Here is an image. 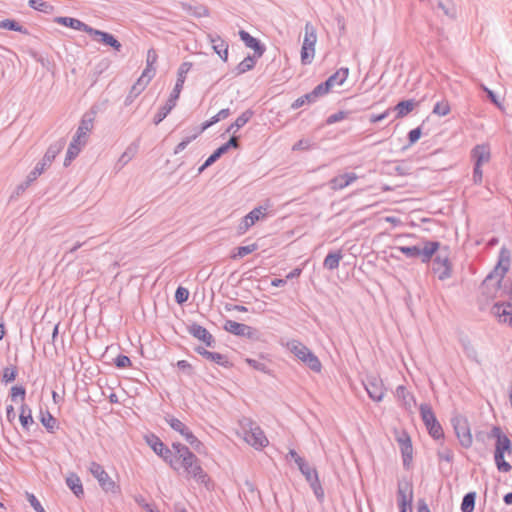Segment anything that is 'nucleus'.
I'll use <instances>...</instances> for the list:
<instances>
[{
	"label": "nucleus",
	"instance_id": "37",
	"mask_svg": "<svg viewBox=\"0 0 512 512\" xmlns=\"http://www.w3.org/2000/svg\"><path fill=\"white\" fill-rule=\"evenodd\" d=\"M19 421L22 428L26 431H29L30 427L35 423L32 415V410L25 403H22V405L20 406Z\"/></svg>",
	"mask_w": 512,
	"mask_h": 512
},
{
	"label": "nucleus",
	"instance_id": "21",
	"mask_svg": "<svg viewBox=\"0 0 512 512\" xmlns=\"http://www.w3.org/2000/svg\"><path fill=\"white\" fill-rule=\"evenodd\" d=\"M195 352L202 356L203 358L217 364L218 366H221L223 368H232L233 363L228 359V357L222 353L219 352H213L207 350L205 347L198 346L195 348Z\"/></svg>",
	"mask_w": 512,
	"mask_h": 512
},
{
	"label": "nucleus",
	"instance_id": "27",
	"mask_svg": "<svg viewBox=\"0 0 512 512\" xmlns=\"http://www.w3.org/2000/svg\"><path fill=\"white\" fill-rule=\"evenodd\" d=\"M54 22L67 28H71L77 31H82L89 34L92 26L84 23L83 21L69 16H56Z\"/></svg>",
	"mask_w": 512,
	"mask_h": 512
},
{
	"label": "nucleus",
	"instance_id": "44",
	"mask_svg": "<svg viewBox=\"0 0 512 512\" xmlns=\"http://www.w3.org/2000/svg\"><path fill=\"white\" fill-rule=\"evenodd\" d=\"M245 325L246 324L239 323L234 320H226L224 323L223 329L235 336L241 337L243 334V331L246 329Z\"/></svg>",
	"mask_w": 512,
	"mask_h": 512
},
{
	"label": "nucleus",
	"instance_id": "29",
	"mask_svg": "<svg viewBox=\"0 0 512 512\" xmlns=\"http://www.w3.org/2000/svg\"><path fill=\"white\" fill-rule=\"evenodd\" d=\"M349 75L348 67H341L331 74L325 81L321 82L326 91L329 93L334 85H342Z\"/></svg>",
	"mask_w": 512,
	"mask_h": 512
},
{
	"label": "nucleus",
	"instance_id": "13",
	"mask_svg": "<svg viewBox=\"0 0 512 512\" xmlns=\"http://www.w3.org/2000/svg\"><path fill=\"white\" fill-rule=\"evenodd\" d=\"M432 271L437 275L438 279L443 281L448 279L452 273V265L449 260L448 247L445 246L443 250H439L433 257Z\"/></svg>",
	"mask_w": 512,
	"mask_h": 512
},
{
	"label": "nucleus",
	"instance_id": "19",
	"mask_svg": "<svg viewBox=\"0 0 512 512\" xmlns=\"http://www.w3.org/2000/svg\"><path fill=\"white\" fill-rule=\"evenodd\" d=\"M265 208L258 206L253 208L244 217L241 218L237 232L239 235L246 233L257 221L265 216Z\"/></svg>",
	"mask_w": 512,
	"mask_h": 512
},
{
	"label": "nucleus",
	"instance_id": "42",
	"mask_svg": "<svg viewBox=\"0 0 512 512\" xmlns=\"http://www.w3.org/2000/svg\"><path fill=\"white\" fill-rule=\"evenodd\" d=\"M258 249L257 243H252L249 245L244 246H238L236 247L232 253H231V259H238L243 258L247 256L248 254H251L252 252L256 251Z\"/></svg>",
	"mask_w": 512,
	"mask_h": 512
},
{
	"label": "nucleus",
	"instance_id": "28",
	"mask_svg": "<svg viewBox=\"0 0 512 512\" xmlns=\"http://www.w3.org/2000/svg\"><path fill=\"white\" fill-rule=\"evenodd\" d=\"M66 145L65 138H60L57 141L51 143L47 148L43 158L39 161V163L43 164V166L48 167L55 160L57 155L63 150Z\"/></svg>",
	"mask_w": 512,
	"mask_h": 512
},
{
	"label": "nucleus",
	"instance_id": "46",
	"mask_svg": "<svg viewBox=\"0 0 512 512\" xmlns=\"http://www.w3.org/2000/svg\"><path fill=\"white\" fill-rule=\"evenodd\" d=\"M423 134V123L413 129H411L407 134V144L403 146L402 150H406L409 147L413 146L418 140L421 138Z\"/></svg>",
	"mask_w": 512,
	"mask_h": 512
},
{
	"label": "nucleus",
	"instance_id": "43",
	"mask_svg": "<svg viewBox=\"0 0 512 512\" xmlns=\"http://www.w3.org/2000/svg\"><path fill=\"white\" fill-rule=\"evenodd\" d=\"M18 376V367L16 365H10L4 367L1 372V382L4 384L12 383Z\"/></svg>",
	"mask_w": 512,
	"mask_h": 512
},
{
	"label": "nucleus",
	"instance_id": "26",
	"mask_svg": "<svg viewBox=\"0 0 512 512\" xmlns=\"http://www.w3.org/2000/svg\"><path fill=\"white\" fill-rule=\"evenodd\" d=\"M358 178L357 174L354 172H346L343 174H339L331 178L328 182V186L330 189L337 191L342 190L356 181Z\"/></svg>",
	"mask_w": 512,
	"mask_h": 512
},
{
	"label": "nucleus",
	"instance_id": "58",
	"mask_svg": "<svg viewBox=\"0 0 512 512\" xmlns=\"http://www.w3.org/2000/svg\"><path fill=\"white\" fill-rule=\"evenodd\" d=\"M138 149V143L137 142H133L127 149L126 151L120 156V159L119 161L122 162L123 164H126L127 162H129L134 153L136 152V150Z\"/></svg>",
	"mask_w": 512,
	"mask_h": 512
},
{
	"label": "nucleus",
	"instance_id": "32",
	"mask_svg": "<svg viewBox=\"0 0 512 512\" xmlns=\"http://www.w3.org/2000/svg\"><path fill=\"white\" fill-rule=\"evenodd\" d=\"M65 481H66L67 487L71 490V492L78 499H81L84 497L83 484H82L80 477L76 473H74V472L69 473V475L66 477Z\"/></svg>",
	"mask_w": 512,
	"mask_h": 512
},
{
	"label": "nucleus",
	"instance_id": "24",
	"mask_svg": "<svg viewBox=\"0 0 512 512\" xmlns=\"http://www.w3.org/2000/svg\"><path fill=\"white\" fill-rule=\"evenodd\" d=\"M492 314L499 323L512 326V304L496 303L492 307Z\"/></svg>",
	"mask_w": 512,
	"mask_h": 512
},
{
	"label": "nucleus",
	"instance_id": "20",
	"mask_svg": "<svg viewBox=\"0 0 512 512\" xmlns=\"http://www.w3.org/2000/svg\"><path fill=\"white\" fill-rule=\"evenodd\" d=\"M238 35L244 45L253 50L252 56L261 58L264 55L266 46L259 38L252 36L249 32L243 29L239 30Z\"/></svg>",
	"mask_w": 512,
	"mask_h": 512
},
{
	"label": "nucleus",
	"instance_id": "53",
	"mask_svg": "<svg viewBox=\"0 0 512 512\" xmlns=\"http://www.w3.org/2000/svg\"><path fill=\"white\" fill-rule=\"evenodd\" d=\"M172 450H174L176 457L179 460H182L184 457L192 453V451L186 445L180 442H173L171 445Z\"/></svg>",
	"mask_w": 512,
	"mask_h": 512
},
{
	"label": "nucleus",
	"instance_id": "11",
	"mask_svg": "<svg viewBox=\"0 0 512 512\" xmlns=\"http://www.w3.org/2000/svg\"><path fill=\"white\" fill-rule=\"evenodd\" d=\"M89 471L98 481L99 486L104 492L113 495H119L121 493L120 485L109 476L101 464L92 461L89 466Z\"/></svg>",
	"mask_w": 512,
	"mask_h": 512
},
{
	"label": "nucleus",
	"instance_id": "47",
	"mask_svg": "<svg viewBox=\"0 0 512 512\" xmlns=\"http://www.w3.org/2000/svg\"><path fill=\"white\" fill-rule=\"evenodd\" d=\"M396 396L403 400L405 406L410 407L412 404L416 403L414 395L410 393L404 385H399L396 388Z\"/></svg>",
	"mask_w": 512,
	"mask_h": 512
},
{
	"label": "nucleus",
	"instance_id": "33",
	"mask_svg": "<svg viewBox=\"0 0 512 512\" xmlns=\"http://www.w3.org/2000/svg\"><path fill=\"white\" fill-rule=\"evenodd\" d=\"M343 258V252L341 249L331 250L327 253L323 261V268L329 271L337 269L340 265V261Z\"/></svg>",
	"mask_w": 512,
	"mask_h": 512
},
{
	"label": "nucleus",
	"instance_id": "5",
	"mask_svg": "<svg viewBox=\"0 0 512 512\" xmlns=\"http://www.w3.org/2000/svg\"><path fill=\"white\" fill-rule=\"evenodd\" d=\"M286 348L310 370L316 373L321 372L322 364L318 356L301 341L296 339L289 340L286 343Z\"/></svg>",
	"mask_w": 512,
	"mask_h": 512
},
{
	"label": "nucleus",
	"instance_id": "60",
	"mask_svg": "<svg viewBox=\"0 0 512 512\" xmlns=\"http://www.w3.org/2000/svg\"><path fill=\"white\" fill-rule=\"evenodd\" d=\"M437 457L439 461H446L450 463L453 461L454 454L450 448L444 447L437 451Z\"/></svg>",
	"mask_w": 512,
	"mask_h": 512
},
{
	"label": "nucleus",
	"instance_id": "25",
	"mask_svg": "<svg viewBox=\"0 0 512 512\" xmlns=\"http://www.w3.org/2000/svg\"><path fill=\"white\" fill-rule=\"evenodd\" d=\"M510 267V252L506 248H503L500 252L499 261L494 269V275L487 277L488 279L496 278L500 282Z\"/></svg>",
	"mask_w": 512,
	"mask_h": 512
},
{
	"label": "nucleus",
	"instance_id": "49",
	"mask_svg": "<svg viewBox=\"0 0 512 512\" xmlns=\"http://www.w3.org/2000/svg\"><path fill=\"white\" fill-rule=\"evenodd\" d=\"M461 345L467 357L471 360L479 363L478 355L476 349L471 345L470 340L467 337H463L460 339Z\"/></svg>",
	"mask_w": 512,
	"mask_h": 512
},
{
	"label": "nucleus",
	"instance_id": "10",
	"mask_svg": "<svg viewBox=\"0 0 512 512\" xmlns=\"http://www.w3.org/2000/svg\"><path fill=\"white\" fill-rule=\"evenodd\" d=\"M421 419L427 429L428 434L435 440H444V431L437 420V417L428 403H422L419 407Z\"/></svg>",
	"mask_w": 512,
	"mask_h": 512
},
{
	"label": "nucleus",
	"instance_id": "52",
	"mask_svg": "<svg viewBox=\"0 0 512 512\" xmlns=\"http://www.w3.org/2000/svg\"><path fill=\"white\" fill-rule=\"evenodd\" d=\"M450 110L451 108L449 102L447 100H441L435 103L432 112L440 117H443L448 115Z\"/></svg>",
	"mask_w": 512,
	"mask_h": 512
},
{
	"label": "nucleus",
	"instance_id": "6",
	"mask_svg": "<svg viewBox=\"0 0 512 512\" xmlns=\"http://www.w3.org/2000/svg\"><path fill=\"white\" fill-rule=\"evenodd\" d=\"M145 443L151 448V450L167 463L174 471L180 470V465L176 455L172 450L153 432H149L144 435Z\"/></svg>",
	"mask_w": 512,
	"mask_h": 512
},
{
	"label": "nucleus",
	"instance_id": "64",
	"mask_svg": "<svg viewBox=\"0 0 512 512\" xmlns=\"http://www.w3.org/2000/svg\"><path fill=\"white\" fill-rule=\"evenodd\" d=\"M193 140H195V136L193 135L187 136L184 139H182L181 142H179L175 146L173 154L177 155L180 152H182Z\"/></svg>",
	"mask_w": 512,
	"mask_h": 512
},
{
	"label": "nucleus",
	"instance_id": "12",
	"mask_svg": "<svg viewBox=\"0 0 512 512\" xmlns=\"http://www.w3.org/2000/svg\"><path fill=\"white\" fill-rule=\"evenodd\" d=\"M317 41L316 30L314 26L307 22L305 25V36L301 47V63L309 65L312 63L315 55V44Z\"/></svg>",
	"mask_w": 512,
	"mask_h": 512
},
{
	"label": "nucleus",
	"instance_id": "7",
	"mask_svg": "<svg viewBox=\"0 0 512 512\" xmlns=\"http://www.w3.org/2000/svg\"><path fill=\"white\" fill-rule=\"evenodd\" d=\"M180 468H183L187 478L194 479L197 483L210 489L212 481L210 476L201 466L199 458L192 452L179 462Z\"/></svg>",
	"mask_w": 512,
	"mask_h": 512
},
{
	"label": "nucleus",
	"instance_id": "54",
	"mask_svg": "<svg viewBox=\"0 0 512 512\" xmlns=\"http://www.w3.org/2000/svg\"><path fill=\"white\" fill-rule=\"evenodd\" d=\"M189 295H190L189 290L186 287L179 285L176 288V291L174 294L175 302L179 305H183L184 303H186L188 301Z\"/></svg>",
	"mask_w": 512,
	"mask_h": 512
},
{
	"label": "nucleus",
	"instance_id": "61",
	"mask_svg": "<svg viewBox=\"0 0 512 512\" xmlns=\"http://www.w3.org/2000/svg\"><path fill=\"white\" fill-rule=\"evenodd\" d=\"M190 14L196 18L208 17L210 15L209 9L204 5H198L190 8Z\"/></svg>",
	"mask_w": 512,
	"mask_h": 512
},
{
	"label": "nucleus",
	"instance_id": "50",
	"mask_svg": "<svg viewBox=\"0 0 512 512\" xmlns=\"http://www.w3.org/2000/svg\"><path fill=\"white\" fill-rule=\"evenodd\" d=\"M28 6L36 11L48 13L53 9L52 5L44 0H28Z\"/></svg>",
	"mask_w": 512,
	"mask_h": 512
},
{
	"label": "nucleus",
	"instance_id": "40",
	"mask_svg": "<svg viewBox=\"0 0 512 512\" xmlns=\"http://www.w3.org/2000/svg\"><path fill=\"white\" fill-rule=\"evenodd\" d=\"M473 162V179L475 183L480 181V144H476L471 151Z\"/></svg>",
	"mask_w": 512,
	"mask_h": 512
},
{
	"label": "nucleus",
	"instance_id": "9",
	"mask_svg": "<svg viewBox=\"0 0 512 512\" xmlns=\"http://www.w3.org/2000/svg\"><path fill=\"white\" fill-rule=\"evenodd\" d=\"M165 421L170 428L178 432L197 453H203L205 451L206 447L203 442H201L181 420L174 416L167 415L165 416Z\"/></svg>",
	"mask_w": 512,
	"mask_h": 512
},
{
	"label": "nucleus",
	"instance_id": "59",
	"mask_svg": "<svg viewBox=\"0 0 512 512\" xmlns=\"http://www.w3.org/2000/svg\"><path fill=\"white\" fill-rule=\"evenodd\" d=\"M26 499L36 512H46L38 498L33 493L26 492Z\"/></svg>",
	"mask_w": 512,
	"mask_h": 512
},
{
	"label": "nucleus",
	"instance_id": "56",
	"mask_svg": "<svg viewBox=\"0 0 512 512\" xmlns=\"http://www.w3.org/2000/svg\"><path fill=\"white\" fill-rule=\"evenodd\" d=\"M350 113H351L350 111H346V110H340L336 113H333L326 118L325 124L332 125L339 121H342V120L346 119Z\"/></svg>",
	"mask_w": 512,
	"mask_h": 512
},
{
	"label": "nucleus",
	"instance_id": "57",
	"mask_svg": "<svg viewBox=\"0 0 512 512\" xmlns=\"http://www.w3.org/2000/svg\"><path fill=\"white\" fill-rule=\"evenodd\" d=\"M113 364L118 369H126L132 366V361L127 355L120 353L114 358Z\"/></svg>",
	"mask_w": 512,
	"mask_h": 512
},
{
	"label": "nucleus",
	"instance_id": "35",
	"mask_svg": "<svg viewBox=\"0 0 512 512\" xmlns=\"http://www.w3.org/2000/svg\"><path fill=\"white\" fill-rule=\"evenodd\" d=\"M39 420L48 433H54L59 428L58 420L48 411H40Z\"/></svg>",
	"mask_w": 512,
	"mask_h": 512
},
{
	"label": "nucleus",
	"instance_id": "48",
	"mask_svg": "<svg viewBox=\"0 0 512 512\" xmlns=\"http://www.w3.org/2000/svg\"><path fill=\"white\" fill-rule=\"evenodd\" d=\"M437 8L442 10L449 18L453 19L456 17V7L451 0H440L437 2Z\"/></svg>",
	"mask_w": 512,
	"mask_h": 512
},
{
	"label": "nucleus",
	"instance_id": "34",
	"mask_svg": "<svg viewBox=\"0 0 512 512\" xmlns=\"http://www.w3.org/2000/svg\"><path fill=\"white\" fill-rule=\"evenodd\" d=\"M254 114L255 112L251 108L245 110L244 112H242L240 116L236 118V120L233 123H231L226 128L225 133H230L232 131L235 133L237 130L244 127L251 120Z\"/></svg>",
	"mask_w": 512,
	"mask_h": 512
},
{
	"label": "nucleus",
	"instance_id": "51",
	"mask_svg": "<svg viewBox=\"0 0 512 512\" xmlns=\"http://www.w3.org/2000/svg\"><path fill=\"white\" fill-rule=\"evenodd\" d=\"M9 397L13 402H16L18 399L23 402L26 397V388L23 385L12 386L10 389Z\"/></svg>",
	"mask_w": 512,
	"mask_h": 512
},
{
	"label": "nucleus",
	"instance_id": "14",
	"mask_svg": "<svg viewBox=\"0 0 512 512\" xmlns=\"http://www.w3.org/2000/svg\"><path fill=\"white\" fill-rule=\"evenodd\" d=\"M413 484L409 479L398 480L397 504L399 512H412Z\"/></svg>",
	"mask_w": 512,
	"mask_h": 512
},
{
	"label": "nucleus",
	"instance_id": "3",
	"mask_svg": "<svg viewBox=\"0 0 512 512\" xmlns=\"http://www.w3.org/2000/svg\"><path fill=\"white\" fill-rule=\"evenodd\" d=\"M440 248L441 243L436 240H423L416 245L395 247V249L402 253L406 258H419L424 264L430 263Z\"/></svg>",
	"mask_w": 512,
	"mask_h": 512
},
{
	"label": "nucleus",
	"instance_id": "2",
	"mask_svg": "<svg viewBox=\"0 0 512 512\" xmlns=\"http://www.w3.org/2000/svg\"><path fill=\"white\" fill-rule=\"evenodd\" d=\"M192 68V63L185 61L180 64L178 70H177V79L176 83L174 85V88L171 92H169V97L164 105L159 107L158 111L153 117V123L155 125H159L167 116L168 114L174 109V107L177 104V100L180 97V93L183 89V85L186 80V75Z\"/></svg>",
	"mask_w": 512,
	"mask_h": 512
},
{
	"label": "nucleus",
	"instance_id": "22",
	"mask_svg": "<svg viewBox=\"0 0 512 512\" xmlns=\"http://www.w3.org/2000/svg\"><path fill=\"white\" fill-rule=\"evenodd\" d=\"M189 334H191L194 338L203 342L206 347L214 348L215 347V339L213 335L202 325L193 322L187 327Z\"/></svg>",
	"mask_w": 512,
	"mask_h": 512
},
{
	"label": "nucleus",
	"instance_id": "1",
	"mask_svg": "<svg viewBox=\"0 0 512 512\" xmlns=\"http://www.w3.org/2000/svg\"><path fill=\"white\" fill-rule=\"evenodd\" d=\"M487 439L493 443L494 462L498 471L510 472L512 466L508 459L512 457V442L507 434L499 426H493L487 433Z\"/></svg>",
	"mask_w": 512,
	"mask_h": 512
},
{
	"label": "nucleus",
	"instance_id": "8",
	"mask_svg": "<svg viewBox=\"0 0 512 512\" xmlns=\"http://www.w3.org/2000/svg\"><path fill=\"white\" fill-rule=\"evenodd\" d=\"M97 111L95 107H92L89 111L85 112L81 117L79 126L74 134L72 141L69 143V148L74 147V150L81 152L82 147L87 143L88 133L93 129V123Z\"/></svg>",
	"mask_w": 512,
	"mask_h": 512
},
{
	"label": "nucleus",
	"instance_id": "16",
	"mask_svg": "<svg viewBox=\"0 0 512 512\" xmlns=\"http://www.w3.org/2000/svg\"><path fill=\"white\" fill-rule=\"evenodd\" d=\"M451 423L460 445L464 448L470 447L472 444V434L466 419L454 417L452 418Z\"/></svg>",
	"mask_w": 512,
	"mask_h": 512
},
{
	"label": "nucleus",
	"instance_id": "62",
	"mask_svg": "<svg viewBox=\"0 0 512 512\" xmlns=\"http://www.w3.org/2000/svg\"><path fill=\"white\" fill-rule=\"evenodd\" d=\"M154 75H155V69L153 67H148L146 65V68L143 70L141 76L137 80H141L142 84L144 86H147L149 84V82L151 81V79L154 77Z\"/></svg>",
	"mask_w": 512,
	"mask_h": 512
},
{
	"label": "nucleus",
	"instance_id": "4",
	"mask_svg": "<svg viewBox=\"0 0 512 512\" xmlns=\"http://www.w3.org/2000/svg\"><path fill=\"white\" fill-rule=\"evenodd\" d=\"M239 424L243 430L244 440L255 450H262L269 441L262 428L250 417H243Z\"/></svg>",
	"mask_w": 512,
	"mask_h": 512
},
{
	"label": "nucleus",
	"instance_id": "39",
	"mask_svg": "<svg viewBox=\"0 0 512 512\" xmlns=\"http://www.w3.org/2000/svg\"><path fill=\"white\" fill-rule=\"evenodd\" d=\"M146 86L142 84L141 80H137L130 88L127 96L124 99V106H130L133 101L144 91Z\"/></svg>",
	"mask_w": 512,
	"mask_h": 512
},
{
	"label": "nucleus",
	"instance_id": "31",
	"mask_svg": "<svg viewBox=\"0 0 512 512\" xmlns=\"http://www.w3.org/2000/svg\"><path fill=\"white\" fill-rule=\"evenodd\" d=\"M417 105L418 102L413 98L404 99L399 101L394 107H391V110L395 112V119H401L410 114Z\"/></svg>",
	"mask_w": 512,
	"mask_h": 512
},
{
	"label": "nucleus",
	"instance_id": "63",
	"mask_svg": "<svg viewBox=\"0 0 512 512\" xmlns=\"http://www.w3.org/2000/svg\"><path fill=\"white\" fill-rule=\"evenodd\" d=\"M45 168L43 164L38 162L34 169L27 175L26 179L33 183L44 172Z\"/></svg>",
	"mask_w": 512,
	"mask_h": 512
},
{
	"label": "nucleus",
	"instance_id": "18",
	"mask_svg": "<svg viewBox=\"0 0 512 512\" xmlns=\"http://www.w3.org/2000/svg\"><path fill=\"white\" fill-rule=\"evenodd\" d=\"M88 35H90L93 40L101 43L104 46L111 47L116 52L121 51L122 44L110 32L102 31L92 27Z\"/></svg>",
	"mask_w": 512,
	"mask_h": 512
},
{
	"label": "nucleus",
	"instance_id": "55",
	"mask_svg": "<svg viewBox=\"0 0 512 512\" xmlns=\"http://www.w3.org/2000/svg\"><path fill=\"white\" fill-rule=\"evenodd\" d=\"M245 362L250 367H252L254 370H256V371H260V372H262L264 374H270L271 373L270 368L264 362L258 361V360L253 359V358H246Z\"/></svg>",
	"mask_w": 512,
	"mask_h": 512
},
{
	"label": "nucleus",
	"instance_id": "15",
	"mask_svg": "<svg viewBox=\"0 0 512 512\" xmlns=\"http://www.w3.org/2000/svg\"><path fill=\"white\" fill-rule=\"evenodd\" d=\"M363 385L371 400L374 402H381L383 400L385 395V388L380 377L375 375H368L363 381Z\"/></svg>",
	"mask_w": 512,
	"mask_h": 512
},
{
	"label": "nucleus",
	"instance_id": "36",
	"mask_svg": "<svg viewBox=\"0 0 512 512\" xmlns=\"http://www.w3.org/2000/svg\"><path fill=\"white\" fill-rule=\"evenodd\" d=\"M256 57L248 54L232 71L235 76H240L246 72H249L254 69L256 62Z\"/></svg>",
	"mask_w": 512,
	"mask_h": 512
},
{
	"label": "nucleus",
	"instance_id": "30",
	"mask_svg": "<svg viewBox=\"0 0 512 512\" xmlns=\"http://www.w3.org/2000/svg\"><path fill=\"white\" fill-rule=\"evenodd\" d=\"M240 144L237 140V137L233 134L228 141L221 144L218 148H216L209 156V162L213 161L214 163L218 161L224 154H226L230 149H238Z\"/></svg>",
	"mask_w": 512,
	"mask_h": 512
},
{
	"label": "nucleus",
	"instance_id": "17",
	"mask_svg": "<svg viewBox=\"0 0 512 512\" xmlns=\"http://www.w3.org/2000/svg\"><path fill=\"white\" fill-rule=\"evenodd\" d=\"M397 442L400 445L403 467L404 469L409 470L413 460V445L408 432L402 431V433L397 438Z\"/></svg>",
	"mask_w": 512,
	"mask_h": 512
},
{
	"label": "nucleus",
	"instance_id": "38",
	"mask_svg": "<svg viewBox=\"0 0 512 512\" xmlns=\"http://www.w3.org/2000/svg\"><path fill=\"white\" fill-rule=\"evenodd\" d=\"M0 29L18 32L23 35H29L28 29L21 25L17 20L12 18H5L0 20Z\"/></svg>",
	"mask_w": 512,
	"mask_h": 512
},
{
	"label": "nucleus",
	"instance_id": "23",
	"mask_svg": "<svg viewBox=\"0 0 512 512\" xmlns=\"http://www.w3.org/2000/svg\"><path fill=\"white\" fill-rule=\"evenodd\" d=\"M208 41L212 45L213 51L220 57L223 62L228 61V43L217 33H209L207 35Z\"/></svg>",
	"mask_w": 512,
	"mask_h": 512
},
{
	"label": "nucleus",
	"instance_id": "41",
	"mask_svg": "<svg viewBox=\"0 0 512 512\" xmlns=\"http://www.w3.org/2000/svg\"><path fill=\"white\" fill-rule=\"evenodd\" d=\"M476 498L477 493L475 491L466 493L462 498L460 506L461 512H473L475 509Z\"/></svg>",
	"mask_w": 512,
	"mask_h": 512
},
{
	"label": "nucleus",
	"instance_id": "45",
	"mask_svg": "<svg viewBox=\"0 0 512 512\" xmlns=\"http://www.w3.org/2000/svg\"><path fill=\"white\" fill-rule=\"evenodd\" d=\"M328 94L324 86L319 83L316 85L312 91L304 94V99L307 100V104H313L317 101V99L321 96Z\"/></svg>",
	"mask_w": 512,
	"mask_h": 512
}]
</instances>
